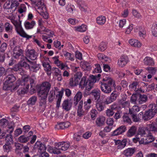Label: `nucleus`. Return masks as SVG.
<instances>
[{"mask_svg":"<svg viewBox=\"0 0 157 157\" xmlns=\"http://www.w3.org/2000/svg\"><path fill=\"white\" fill-rule=\"evenodd\" d=\"M20 3L17 1H14L11 2V9H13L14 11L16 10L19 5Z\"/></svg>","mask_w":157,"mask_h":157,"instance_id":"nucleus-44","label":"nucleus"},{"mask_svg":"<svg viewBox=\"0 0 157 157\" xmlns=\"http://www.w3.org/2000/svg\"><path fill=\"white\" fill-rule=\"evenodd\" d=\"M4 26L5 29L7 33L11 32L13 29V27L11 24L7 22L5 24Z\"/></svg>","mask_w":157,"mask_h":157,"instance_id":"nucleus-48","label":"nucleus"},{"mask_svg":"<svg viewBox=\"0 0 157 157\" xmlns=\"http://www.w3.org/2000/svg\"><path fill=\"white\" fill-rule=\"evenodd\" d=\"M88 83L87 81H86V78L85 77H83L79 84V86L81 88H83L86 87V84Z\"/></svg>","mask_w":157,"mask_h":157,"instance_id":"nucleus-45","label":"nucleus"},{"mask_svg":"<svg viewBox=\"0 0 157 157\" xmlns=\"http://www.w3.org/2000/svg\"><path fill=\"white\" fill-rule=\"evenodd\" d=\"M66 10L68 12L71 13H74L75 10V8L73 5L68 4L65 6Z\"/></svg>","mask_w":157,"mask_h":157,"instance_id":"nucleus-37","label":"nucleus"},{"mask_svg":"<svg viewBox=\"0 0 157 157\" xmlns=\"http://www.w3.org/2000/svg\"><path fill=\"white\" fill-rule=\"evenodd\" d=\"M135 151L134 148H128L123 151V154L126 157L131 156L134 154Z\"/></svg>","mask_w":157,"mask_h":157,"instance_id":"nucleus-21","label":"nucleus"},{"mask_svg":"<svg viewBox=\"0 0 157 157\" xmlns=\"http://www.w3.org/2000/svg\"><path fill=\"white\" fill-rule=\"evenodd\" d=\"M140 111V108L138 106L134 105L131 109H129V114H136L135 113L138 112Z\"/></svg>","mask_w":157,"mask_h":157,"instance_id":"nucleus-42","label":"nucleus"},{"mask_svg":"<svg viewBox=\"0 0 157 157\" xmlns=\"http://www.w3.org/2000/svg\"><path fill=\"white\" fill-rule=\"evenodd\" d=\"M78 83V81L76 79L74 78H71L69 80V84L70 87H73L77 86Z\"/></svg>","mask_w":157,"mask_h":157,"instance_id":"nucleus-34","label":"nucleus"},{"mask_svg":"<svg viewBox=\"0 0 157 157\" xmlns=\"http://www.w3.org/2000/svg\"><path fill=\"white\" fill-rule=\"evenodd\" d=\"M36 24L35 22L34 21H26L24 23V26L26 29H32Z\"/></svg>","mask_w":157,"mask_h":157,"instance_id":"nucleus-22","label":"nucleus"},{"mask_svg":"<svg viewBox=\"0 0 157 157\" xmlns=\"http://www.w3.org/2000/svg\"><path fill=\"white\" fill-rule=\"evenodd\" d=\"M98 113L95 109H92L91 111L90 115L91 118L94 120L96 117Z\"/></svg>","mask_w":157,"mask_h":157,"instance_id":"nucleus-61","label":"nucleus"},{"mask_svg":"<svg viewBox=\"0 0 157 157\" xmlns=\"http://www.w3.org/2000/svg\"><path fill=\"white\" fill-rule=\"evenodd\" d=\"M27 61L30 63L29 69L30 71L33 72H36L40 69V65L30 61L28 58H26Z\"/></svg>","mask_w":157,"mask_h":157,"instance_id":"nucleus-12","label":"nucleus"},{"mask_svg":"<svg viewBox=\"0 0 157 157\" xmlns=\"http://www.w3.org/2000/svg\"><path fill=\"white\" fill-rule=\"evenodd\" d=\"M144 64L146 65L152 66L154 64L153 59L151 57L147 56L145 57L143 60Z\"/></svg>","mask_w":157,"mask_h":157,"instance_id":"nucleus-27","label":"nucleus"},{"mask_svg":"<svg viewBox=\"0 0 157 157\" xmlns=\"http://www.w3.org/2000/svg\"><path fill=\"white\" fill-rule=\"evenodd\" d=\"M82 67L85 70H89L90 69L89 64L87 62L83 63L81 65Z\"/></svg>","mask_w":157,"mask_h":157,"instance_id":"nucleus-52","label":"nucleus"},{"mask_svg":"<svg viewBox=\"0 0 157 157\" xmlns=\"http://www.w3.org/2000/svg\"><path fill=\"white\" fill-rule=\"evenodd\" d=\"M61 150L59 148L56 147V143L55 144V148L49 146L48 149V151L50 153H53L54 154H59L60 153V150Z\"/></svg>","mask_w":157,"mask_h":157,"instance_id":"nucleus-26","label":"nucleus"},{"mask_svg":"<svg viewBox=\"0 0 157 157\" xmlns=\"http://www.w3.org/2000/svg\"><path fill=\"white\" fill-rule=\"evenodd\" d=\"M146 69L148 71L149 73L153 75L155 74L157 71V68L156 67H149L147 68Z\"/></svg>","mask_w":157,"mask_h":157,"instance_id":"nucleus-50","label":"nucleus"},{"mask_svg":"<svg viewBox=\"0 0 157 157\" xmlns=\"http://www.w3.org/2000/svg\"><path fill=\"white\" fill-rule=\"evenodd\" d=\"M128 43L132 46L136 48H140L142 46V44L140 41L135 39H130Z\"/></svg>","mask_w":157,"mask_h":157,"instance_id":"nucleus-16","label":"nucleus"},{"mask_svg":"<svg viewBox=\"0 0 157 157\" xmlns=\"http://www.w3.org/2000/svg\"><path fill=\"white\" fill-rule=\"evenodd\" d=\"M132 13L135 17L140 18L141 17L140 13L136 10H133L132 11Z\"/></svg>","mask_w":157,"mask_h":157,"instance_id":"nucleus-64","label":"nucleus"},{"mask_svg":"<svg viewBox=\"0 0 157 157\" xmlns=\"http://www.w3.org/2000/svg\"><path fill=\"white\" fill-rule=\"evenodd\" d=\"M51 87V84L49 82H45L42 83L40 89L49 92Z\"/></svg>","mask_w":157,"mask_h":157,"instance_id":"nucleus-23","label":"nucleus"},{"mask_svg":"<svg viewBox=\"0 0 157 157\" xmlns=\"http://www.w3.org/2000/svg\"><path fill=\"white\" fill-rule=\"evenodd\" d=\"M16 80V77L13 74L7 75L5 78L3 89L5 90H15L20 85L21 86V80L19 79L14 84L13 82Z\"/></svg>","mask_w":157,"mask_h":157,"instance_id":"nucleus-1","label":"nucleus"},{"mask_svg":"<svg viewBox=\"0 0 157 157\" xmlns=\"http://www.w3.org/2000/svg\"><path fill=\"white\" fill-rule=\"evenodd\" d=\"M37 146L39 147V152L41 153L42 152L45 151L46 149V147L45 145L42 144L40 141H37L35 144V146Z\"/></svg>","mask_w":157,"mask_h":157,"instance_id":"nucleus-29","label":"nucleus"},{"mask_svg":"<svg viewBox=\"0 0 157 157\" xmlns=\"http://www.w3.org/2000/svg\"><path fill=\"white\" fill-rule=\"evenodd\" d=\"M138 95L136 94H133L131 97L130 101L132 103L136 104L138 98Z\"/></svg>","mask_w":157,"mask_h":157,"instance_id":"nucleus-49","label":"nucleus"},{"mask_svg":"<svg viewBox=\"0 0 157 157\" xmlns=\"http://www.w3.org/2000/svg\"><path fill=\"white\" fill-rule=\"evenodd\" d=\"M6 18L10 20L14 26L21 22L19 20H17L16 16L13 14H10L8 16L6 17Z\"/></svg>","mask_w":157,"mask_h":157,"instance_id":"nucleus-19","label":"nucleus"},{"mask_svg":"<svg viewBox=\"0 0 157 157\" xmlns=\"http://www.w3.org/2000/svg\"><path fill=\"white\" fill-rule=\"evenodd\" d=\"M70 145V143L68 142H62L56 143V147L59 148L61 150L64 151L67 150Z\"/></svg>","mask_w":157,"mask_h":157,"instance_id":"nucleus-14","label":"nucleus"},{"mask_svg":"<svg viewBox=\"0 0 157 157\" xmlns=\"http://www.w3.org/2000/svg\"><path fill=\"white\" fill-rule=\"evenodd\" d=\"M115 143L117 145L118 149H121L125 147L126 145L127 140L126 139H123L122 140H115Z\"/></svg>","mask_w":157,"mask_h":157,"instance_id":"nucleus-17","label":"nucleus"},{"mask_svg":"<svg viewBox=\"0 0 157 157\" xmlns=\"http://www.w3.org/2000/svg\"><path fill=\"white\" fill-rule=\"evenodd\" d=\"M98 48L101 51H104L106 48V44L104 42H101L99 45Z\"/></svg>","mask_w":157,"mask_h":157,"instance_id":"nucleus-53","label":"nucleus"},{"mask_svg":"<svg viewBox=\"0 0 157 157\" xmlns=\"http://www.w3.org/2000/svg\"><path fill=\"white\" fill-rule=\"evenodd\" d=\"M37 101V98L36 96H33L29 98L27 104L29 105H34Z\"/></svg>","mask_w":157,"mask_h":157,"instance_id":"nucleus-39","label":"nucleus"},{"mask_svg":"<svg viewBox=\"0 0 157 157\" xmlns=\"http://www.w3.org/2000/svg\"><path fill=\"white\" fill-rule=\"evenodd\" d=\"M75 30L77 31L83 32L85 31L87 29L86 25L84 24L79 26H77L75 27Z\"/></svg>","mask_w":157,"mask_h":157,"instance_id":"nucleus-32","label":"nucleus"},{"mask_svg":"<svg viewBox=\"0 0 157 157\" xmlns=\"http://www.w3.org/2000/svg\"><path fill=\"white\" fill-rule=\"evenodd\" d=\"M136 128L135 126H132L128 130L127 132V136L128 137H131L133 136L136 133Z\"/></svg>","mask_w":157,"mask_h":157,"instance_id":"nucleus-31","label":"nucleus"},{"mask_svg":"<svg viewBox=\"0 0 157 157\" xmlns=\"http://www.w3.org/2000/svg\"><path fill=\"white\" fill-rule=\"evenodd\" d=\"M7 45L5 43H3L0 47V50L2 52L4 53V52L6 49Z\"/></svg>","mask_w":157,"mask_h":157,"instance_id":"nucleus-63","label":"nucleus"},{"mask_svg":"<svg viewBox=\"0 0 157 157\" xmlns=\"http://www.w3.org/2000/svg\"><path fill=\"white\" fill-rule=\"evenodd\" d=\"M3 148L5 151L8 152L11 151L12 147L10 144H7L3 146Z\"/></svg>","mask_w":157,"mask_h":157,"instance_id":"nucleus-58","label":"nucleus"},{"mask_svg":"<svg viewBox=\"0 0 157 157\" xmlns=\"http://www.w3.org/2000/svg\"><path fill=\"white\" fill-rule=\"evenodd\" d=\"M21 67H24L26 69H28L30 68V65H29L25 61H21L19 62Z\"/></svg>","mask_w":157,"mask_h":157,"instance_id":"nucleus-54","label":"nucleus"},{"mask_svg":"<svg viewBox=\"0 0 157 157\" xmlns=\"http://www.w3.org/2000/svg\"><path fill=\"white\" fill-rule=\"evenodd\" d=\"M103 80L106 81L104 82H101V90L105 93L109 94L111 93L112 89H115L116 85L114 81L111 78L108 77L107 78H104Z\"/></svg>","mask_w":157,"mask_h":157,"instance_id":"nucleus-2","label":"nucleus"},{"mask_svg":"<svg viewBox=\"0 0 157 157\" xmlns=\"http://www.w3.org/2000/svg\"><path fill=\"white\" fill-rule=\"evenodd\" d=\"M69 125V122L60 123L56 125V127L58 129H63L64 128H67Z\"/></svg>","mask_w":157,"mask_h":157,"instance_id":"nucleus-41","label":"nucleus"},{"mask_svg":"<svg viewBox=\"0 0 157 157\" xmlns=\"http://www.w3.org/2000/svg\"><path fill=\"white\" fill-rule=\"evenodd\" d=\"M21 67L19 63L14 66L12 68H9L8 69L9 71L13 70L15 71H17L19 70L20 68Z\"/></svg>","mask_w":157,"mask_h":157,"instance_id":"nucleus-56","label":"nucleus"},{"mask_svg":"<svg viewBox=\"0 0 157 157\" xmlns=\"http://www.w3.org/2000/svg\"><path fill=\"white\" fill-rule=\"evenodd\" d=\"M139 86V85L138 82H133L129 85V87L131 90L136 91Z\"/></svg>","mask_w":157,"mask_h":157,"instance_id":"nucleus-38","label":"nucleus"},{"mask_svg":"<svg viewBox=\"0 0 157 157\" xmlns=\"http://www.w3.org/2000/svg\"><path fill=\"white\" fill-rule=\"evenodd\" d=\"M26 53L27 57L29 59L33 60H35L36 59L37 56L34 50H28Z\"/></svg>","mask_w":157,"mask_h":157,"instance_id":"nucleus-18","label":"nucleus"},{"mask_svg":"<svg viewBox=\"0 0 157 157\" xmlns=\"http://www.w3.org/2000/svg\"><path fill=\"white\" fill-rule=\"evenodd\" d=\"M36 79L35 76L34 75H33L30 77L27 76L25 77L22 79H21V86H25L26 82L29 81L31 86L32 87L35 84Z\"/></svg>","mask_w":157,"mask_h":157,"instance_id":"nucleus-8","label":"nucleus"},{"mask_svg":"<svg viewBox=\"0 0 157 157\" xmlns=\"http://www.w3.org/2000/svg\"><path fill=\"white\" fill-rule=\"evenodd\" d=\"M148 100V98L146 95L141 94H140L139 95V98L137 100L138 104H142L146 102Z\"/></svg>","mask_w":157,"mask_h":157,"instance_id":"nucleus-20","label":"nucleus"},{"mask_svg":"<svg viewBox=\"0 0 157 157\" xmlns=\"http://www.w3.org/2000/svg\"><path fill=\"white\" fill-rule=\"evenodd\" d=\"M105 118V117L102 116H100L97 118L96 124L98 126H101L104 124Z\"/></svg>","mask_w":157,"mask_h":157,"instance_id":"nucleus-30","label":"nucleus"},{"mask_svg":"<svg viewBox=\"0 0 157 157\" xmlns=\"http://www.w3.org/2000/svg\"><path fill=\"white\" fill-rule=\"evenodd\" d=\"M27 89L24 88H21L17 90V92L18 94H24L27 92Z\"/></svg>","mask_w":157,"mask_h":157,"instance_id":"nucleus-59","label":"nucleus"},{"mask_svg":"<svg viewBox=\"0 0 157 157\" xmlns=\"http://www.w3.org/2000/svg\"><path fill=\"white\" fill-rule=\"evenodd\" d=\"M35 9L39 12L44 13L46 11V7L44 0H29Z\"/></svg>","mask_w":157,"mask_h":157,"instance_id":"nucleus-3","label":"nucleus"},{"mask_svg":"<svg viewBox=\"0 0 157 157\" xmlns=\"http://www.w3.org/2000/svg\"><path fill=\"white\" fill-rule=\"evenodd\" d=\"M126 130V128L124 125H122L115 130L113 132L111 136H116L124 132Z\"/></svg>","mask_w":157,"mask_h":157,"instance_id":"nucleus-13","label":"nucleus"},{"mask_svg":"<svg viewBox=\"0 0 157 157\" xmlns=\"http://www.w3.org/2000/svg\"><path fill=\"white\" fill-rule=\"evenodd\" d=\"M48 93V92L40 89L38 92V95L40 98V106H45L46 103V99Z\"/></svg>","mask_w":157,"mask_h":157,"instance_id":"nucleus-4","label":"nucleus"},{"mask_svg":"<svg viewBox=\"0 0 157 157\" xmlns=\"http://www.w3.org/2000/svg\"><path fill=\"white\" fill-rule=\"evenodd\" d=\"M151 31L153 35L155 37H157V24L152 25Z\"/></svg>","mask_w":157,"mask_h":157,"instance_id":"nucleus-47","label":"nucleus"},{"mask_svg":"<svg viewBox=\"0 0 157 157\" xmlns=\"http://www.w3.org/2000/svg\"><path fill=\"white\" fill-rule=\"evenodd\" d=\"M82 97V93L80 91H78L76 94L74 98V104L75 105H76L78 102Z\"/></svg>","mask_w":157,"mask_h":157,"instance_id":"nucleus-28","label":"nucleus"},{"mask_svg":"<svg viewBox=\"0 0 157 157\" xmlns=\"http://www.w3.org/2000/svg\"><path fill=\"white\" fill-rule=\"evenodd\" d=\"M106 21L105 17L102 16H99L96 19L97 23L99 25H102L104 24Z\"/></svg>","mask_w":157,"mask_h":157,"instance_id":"nucleus-36","label":"nucleus"},{"mask_svg":"<svg viewBox=\"0 0 157 157\" xmlns=\"http://www.w3.org/2000/svg\"><path fill=\"white\" fill-rule=\"evenodd\" d=\"M72 106V103L69 102L68 100H64L62 104L63 109L68 111L70 110Z\"/></svg>","mask_w":157,"mask_h":157,"instance_id":"nucleus-24","label":"nucleus"},{"mask_svg":"<svg viewBox=\"0 0 157 157\" xmlns=\"http://www.w3.org/2000/svg\"><path fill=\"white\" fill-rule=\"evenodd\" d=\"M59 94L56 96L57 101L56 102V106L57 107H59L61 102V99L63 94V91H61L59 92Z\"/></svg>","mask_w":157,"mask_h":157,"instance_id":"nucleus-35","label":"nucleus"},{"mask_svg":"<svg viewBox=\"0 0 157 157\" xmlns=\"http://www.w3.org/2000/svg\"><path fill=\"white\" fill-rule=\"evenodd\" d=\"M63 54L66 59L73 61L74 60L73 55L66 51L63 52Z\"/></svg>","mask_w":157,"mask_h":157,"instance_id":"nucleus-43","label":"nucleus"},{"mask_svg":"<svg viewBox=\"0 0 157 157\" xmlns=\"http://www.w3.org/2000/svg\"><path fill=\"white\" fill-rule=\"evenodd\" d=\"M137 135L141 137H151L152 136V134L148 131H145L144 127H140L137 131Z\"/></svg>","mask_w":157,"mask_h":157,"instance_id":"nucleus-10","label":"nucleus"},{"mask_svg":"<svg viewBox=\"0 0 157 157\" xmlns=\"http://www.w3.org/2000/svg\"><path fill=\"white\" fill-rule=\"evenodd\" d=\"M139 34L141 39H144L145 38L146 35V32L144 29L141 30L139 31Z\"/></svg>","mask_w":157,"mask_h":157,"instance_id":"nucleus-60","label":"nucleus"},{"mask_svg":"<svg viewBox=\"0 0 157 157\" xmlns=\"http://www.w3.org/2000/svg\"><path fill=\"white\" fill-rule=\"evenodd\" d=\"M41 61L44 70L47 72L48 75H50L52 73V67L49 64V59L48 58L44 57L41 60Z\"/></svg>","mask_w":157,"mask_h":157,"instance_id":"nucleus-5","label":"nucleus"},{"mask_svg":"<svg viewBox=\"0 0 157 157\" xmlns=\"http://www.w3.org/2000/svg\"><path fill=\"white\" fill-rule=\"evenodd\" d=\"M15 26L17 32L21 36L24 38H26L27 39L32 38V36L28 35L24 31L22 27L21 22H19Z\"/></svg>","mask_w":157,"mask_h":157,"instance_id":"nucleus-6","label":"nucleus"},{"mask_svg":"<svg viewBox=\"0 0 157 157\" xmlns=\"http://www.w3.org/2000/svg\"><path fill=\"white\" fill-rule=\"evenodd\" d=\"M88 83H87L86 86V89L87 90H90L93 87L94 83L90 81H87Z\"/></svg>","mask_w":157,"mask_h":157,"instance_id":"nucleus-55","label":"nucleus"},{"mask_svg":"<svg viewBox=\"0 0 157 157\" xmlns=\"http://www.w3.org/2000/svg\"><path fill=\"white\" fill-rule=\"evenodd\" d=\"M155 140V138H133L132 140L135 143L139 142L140 144H148L152 142Z\"/></svg>","mask_w":157,"mask_h":157,"instance_id":"nucleus-9","label":"nucleus"},{"mask_svg":"<svg viewBox=\"0 0 157 157\" xmlns=\"http://www.w3.org/2000/svg\"><path fill=\"white\" fill-rule=\"evenodd\" d=\"M23 51L19 46H16L13 49V56L15 58L17 59L23 54Z\"/></svg>","mask_w":157,"mask_h":157,"instance_id":"nucleus-15","label":"nucleus"},{"mask_svg":"<svg viewBox=\"0 0 157 157\" xmlns=\"http://www.w3.org/2000/svg\"><path fill=\"white\" fill-rule=\"evenodd\" d=\"M128 62V59L126 56H122L118 60L117 64L119 67H124Z\"/></svg>","mask_w":157,"mask_h":157,"instance_id":"nucleus-11","label":"nucleus"},{"mask_svg":"<svg viewBox=\"0 0 157 157\" xmlns=\"http://www.w3.org/2000/svg\"><path fill=\"white\" fill-rule=\"evenodd\" d=\"M146 129L147 130V131H148L149 132H150L151 131L157 132V127L154 126L153 122L151 124H147Z\"/></svg>","mask_w":157,"mask_h":157,"instance_id":"nucleus-33","label":"nucleus"},{"mask_svg":"<svg viewBox=\"0 0 157 157\" xmlns=\"http://www.w3.org/2000/svg\"><path fill=\"white\" fill-rule=\"evenodd\" d=\"M91 94L93 96L94 100L98 101L100 98L101 91L98 89H95L92 91Z\"/></svg>","mask_w":157,"mask_h":157,"instance_id":"nucleus-25","label":"nucleus"},{"mask_svg":"<svg viewBox=\"0 0 157 157\" xmlns=\"http://www.w3.org/2000/svg\"><path fill=\"white\" fill-rule=\"evenodd\" d=\"M55 93L53 90H51L48 95V100L50 102H52L55 98Z\"/></svg>","mask_w":157,"mask_h":157,"instance_id":"nucleus-51","label":"nucleus"},{"mask_svg":"<svg viewBox=\"0 0 157 157\" xmlns=\"http://www.w3.org/2000/svg\"><path fill=\"white\" fill-rule=\"evenodd\" d=\"M153 106L155 107L154 105L150 104L149 106L151 108V109H149L148 111L145 112L143 116V119L145 121H148L151 119L154 115V113L153 112Z\"/></svg>","mask_w":157,"mask_h":157,"instance_id":"nucleus-7","label":"nucleus"},{"mask_svg":"<svg viewBox=\"0 0 157 157\" xmlns=\"http://www.w3.org/2000/svg\"><path fill=\"white\" fill-rule=\"evenodd\" d=\"M95 106L97 110L101 112L104 110V106L103 105V103L100 101H98L96 104Z\"/></svg>","mask_w":157,"mask_h":157,"instance_id":"nucleus-40","label":"nucleus"},{"mask_svg":"<svg viewBox=\"0 0 157 157\" xmlns=\"http://www.w3.org/2000/svg\"><path fill=\"white\" fill-rule=\"evenodd\" d=\"M130 102L128 101H121V106L124 108H126L129 107L130 105Z\"/></svg>","mask_w":157,"mask_h":157,"instance_id":"nucleus-57","label":"nucleus"},{"mask_svg":"<svg viewBox=\"0 0 157 157\" xmlns=\"http://www.w3.org/2000/svg\"><path fill=\"white\" fill-rule=\"evenodd\" d=\"M26 7L24 4H21L18 9V12L20 13H22L26 11Z\"/></svg>","mask_w":157,"mask_h":157,"instance_id":"nucleus-46","label":"nucleus"},{"mask_svg":"<svg viewBox=\"0 0 157 157\" xmlns=\"http://www.w3.org/2000/svg\"><path fill=\"white\" fill-rule=\"evenodd\" d=\"M59 57L58 56H55L52 58L54 62L57 66L59 65L61 62L59 60Z\"/></svg>","mask_w":157,"mask_h":157,"instance_id":"nucleus-62","label":"nucleus"}]
</instances>
